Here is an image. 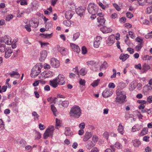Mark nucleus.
<instances>
[{
	"label": "nucleus",
	"instance_id": "obj_18",
	"mask_svg": "<svg viewBox=\"0 0 152 152\" xmlns=\"http://www.w3.org/2000/svg\"><path fill=\"white\" fill-rule=\"evenodd\" d=\"M100 31L103 33H107L112 31V29L110 28L104 26L100 28Z\"/></svg>",
	"mask_w": 152,
	"mask_h": 152
},
{
	"label": "nucleus",
	"instance_id": "obj_3",
	"mask_svg": "<svg viewBox=\"0 0 152 152\" xmlns=\"http://www.w3.org/2000/svg\"><path fill=\"white\" fill-rule=\"evenodd\" d=\"M42 66L41 63H37L31 69V75L32 77L34 78L41 72Z\"/></svg>",
	"mask_w": 152,
	"mask_h": 152
},
{
	"label": "nucleus",
	"instance_id": "obj_39",
	"mask_svg": "<svg viewBox=\"0 0 152 152\" xmlns=\"http://www.w3.org/2000/svg\"><path fill=\"white\" fill-rule=\"evenodd\" d=\"M86 69L85 68H83L81 69L80 71V75L82 76L85 75L87 72Z\"/></svg>",
	"mask_w": 152,
	"mask_h": 152
},
{
	"label": "nucleus",
	"instance_id": "obj_46",
	"mask_svg": "<svg viewBox=\"0 0 152 152\" xmlns=\"http://www.w3.org/2000/svg\"><path fill=\"white\" fill-rule=\"evenodd\" d=\"M136 41L138 42H140L141 44H143V39L140 37H138L135 39Z\"/></svg>",
	"mask_w": 152,
	"mask_h": 152
},
{
	"label": "nucleus",
	"instance_id": "obj_7",
	"mask_svg": "<svg viewBox=\"0 0 152 152\" xmlns=\"http://www.w3.org/2000/svg\"><path fill=\"white\" fill-rule=\"evenodd\" d=\"M0 41L3 42L8 45H10L12 43L11 38L8 35H5L3 37L0 38Z\"/></svg>",
	"mask_w": 152,
	"mask_h": 152
},
{
	"label": "nucleus",
	"instance_id": "obj_36",
	"mask_svg": "<svg viewBox=\"0 0 152 152\" xmlns=\"http://www.w3.org/2000/svg\"><path fill=\"white\" fill-rule=\"evenodd\" d=\"M147 0H137V2L139 5L143 6L147 5Z\"/></svg>",
	"mask_w": 152,
	"mask_h": 152
},
{
	"label": "nucleus",
	"instance_id": "obj_9",
	"mask_svg": "<svg viewBox=\"0 0 152 152\" xmlns=\"http://www.w3.org/2000/svg\"><path fill=\"white\" fill-rule=\"evenodd\" d=\"M102 39L100 36H97L94 38V46L95 48H98L101 43Z\"/></svg>",
	"mask_w": 152,
	"mask_h": 152
},
{
	"label": "nucleus",
	"instance_id": "obj_32",
	"mask_svg": "<svg viewBox=\"0 0 152 152\" xmlns=\"http://www.w3.org/2000/svg\"><path fill=\"white\" fill-rule=\"evenodd\" d=\"M51 109L52 111L53 114L55 116H56L58 113L56 108L53 104H52L51 105Z\"/></svg>",
	"mask_w": 152,
	"mask_h": 152
},
{
	"label": "nucleus",
	"instance_id": "obj_24",
	"mask_svg": "<svg viewBox=\"0 0 152 152\" xmlns=\"http://www.w3.org/2000/svg\"><path fill=\"white\" fill-rule=\"evenodd\" d=\"M92 136L91 133V132H86L84 136L83 141L86 142L88 141Z\"/></svg>",
	"mask_w": 152,
	"mask_h": 152
},
{
	"label": "nucleus",
	"instance_id": "obj_55",
	"mask_svg": "<svg viewBox=\"0 0 152 152\" xmlns=\"http://www.w3.org/2000/svg\"><path fill=\"white\" fill-rule=\"evenodd\" d=\"M134 68L138 69L141 70L142 69L141 64H135L134 65Z\"/></svg>",
	"mask_w": 152,
	"mask_h": 152
},
{
	"label": "nucleus",
	"instance_id": "obj_54",
	"mask_svg": "<svg viewBox=\"0 0 152 152\" xmlns=\"http://www.w3.org/2000/svg\"><path fill=\"white\" fill-rule=\"evenodd\" d=\"M150 56L147 55H144L142 57V59L144 61L148 60Z\"/></svg>",
	"mask_w": 152,
	"mask_h": 152
},
{
	"label": "nucleus",
	"instance_id": "obj_5",
	"mask_svg": "<svg viewBox=\"0 0 152 152\" xmlns=\"http://www.w3.org/2000/svg\"><path fill=\"white\" fill-rule=\"evenodd\" d=\"M39 22L37 21L35 22L33 19H32L29 22V24L25 26V28L26 30L30 32L31 31V27L34 28H36L38 26Z\"/></svg>",
	"mask_w": 152,
	"mask_h": 152
},
{
	"label": "nucleus",
	"instance_id": "obj_1",
	"mask_svg": "<svg viewBox=\"0 0 152 152\" xmlns=\"http://www.w3.org/2000/svg\"><path fill=\"white\" fill-rule=\"evenodd\" d=\"M116 102L122 104L127 101L126 93L125 91L118 89L116 91Z\"/></svg>",
	"mask_w": 152,
	"mask_h": 152
},
{
	"label": "nucleus",
	"instance_id": "obj_35",
	"mask_svg": "<svg viewBox=\"0 0 152 152\" xmlns=\"http://www.w3.org/2000/svg\"><path fill=\"white\" fill-rule=\"evenodd\" d=\"M148 132L147 128H144L140 132V136H143L147 134Z\"/></svg>",
	"mask_w": 152,
	"mask_h": 152
},
{
	"label": "nucleus",
	"instance_id": "obj_53",
	"mask_svg": "<svg viewBox=\"0 0 152 152\" xmlns=\"http://www.w3.org/2000/svg\"><path fill=\"white\" fill-rule=\"evenodd\" d=\"M126 16L128 18L131 19L133 17V15L131 13L128 12L126 13Z\"/></svg>",
	"mask_w": 152,
	"mask_h": 152
},
{
	"label": "nucleus",
	"instance_id": "obj_63",
	"mask_svg": "<svg viewBox=\"0 0 152 152\" xmlns=\"http://www.w3.org/2000/svg\"><path fill=\"white\" fill-rule=\"evenodd\" d=\"M120 88L123 89L125 88L126 86V84L124 83H119Z\"/></svg>",
	"mask_w": 152,
	"mask_h": 152
},
{
	"label": "nucleus",
	"instance_id": "obj_15",
	"mask_svg": "<svg viewBox=\"0 0 152 152\" xmlns=\"http://www.w3.org/2000/svg\"><path fill=\"white\" fill-rule=\"evenodd\" d=\"M74 12L71 10L66 11L65 14V17L68 20H70L72 17Z\"/></svg>",
	"mask_w": 152,
	"mask_h": 152
},
{
	"label": "nucleus",
	"instance_id": "obj_44",
	"mask_svg": "<svg viewBox=\"0 0 152 152\" xmlns=\"http://www.w3.org/2000/svg\"><path fill=\"white\" fill-rule=\"evenodd\" d=\"M4 129V125L2 119H0V131Z\"/></svg>",
	"mask_w": 152,
	"mask_h": 152
},
{
	"label": "nucleus",
	"instance_id": "obj_58",
	"mask_svg": "<svg viewBox=\"0 0 152 152\" xmlns=\"http://www.w3.org/2000/svg\"><path fill=\"white\" fill-rule=\"evenodd\" d=\"M147 12L148 14L151 13L152 12V5L147 8Z\"/></svg>",
	"mask_w": 152,
	"mask_h": 152
},
{
	"label": "nucleus",
	"instance_id": "obj_40",
	"mask_svg": "<svg viewBox=\"0 0 152 152\" xmlns=\"http://www.w3.org/2000/svg\"><path fill=\"white\" fill-rule=\"evenodd\" d=\"M32 115L34 117V120L37 121L39 119V116L36 112H33L32 113Z\"/></svg>",
	"mask_w": 152,
	"mask_h": 152
},
{
	"label": "nucleus",
	"instance_id": "obj_10",
	"mask_svg": "<svg viewBox=\"0 0 152 152\" xmlns=\"http://www.w3.org/2000/svg\"><path fill=\"white\" fill-rule=\"evenodd\" d=\"M59 85H63L65 83L66 79L65 77L62 75L60 74L56 78Z\"/></svg>",
	"mask_w": 152,
	"mask_h": 152
},
{
	"label": "nucleus",
	"instance_id": "obj_26",
	"mask_svg": "<svg viewBox=\"0 0 152 152\" xmlns=\"http://www.w3.org/2000/svg\"><path fill=\"white\" fill-rule=\"evenodd\" d=\"M97 20L98 23L100 25L103 26L104 25L105 20L104 17H98Z\"/></svg>",
	"mask_w": 152,
	"mask_h": 152
},
{
	"label": "nucleus",
	"instance_id": "obj_2",
	"mask_svg": "<svg viewBox=\"0 0 152 152\" xmlns=\"http://www.w3.org/2000/svg\"><path fill=\"white\" fill-rule=\"evenodd\" d=\"M81 113L80 107L78 106L75 105L71 108L69 114L71 117L78 118L80 116Z\"/></svg>",
	"mask_w": 152,
	"mask_h": 152
},
{
	"label": "nucleus",
	"instance_id": "obj_8",
	"mask_svg": "<svg viewBox=\"0 0 152 152\" xmlns=\"http://www.w3.org/2000/svg\"><path fill=\"white\" fill-rule=\"evenodd\" d=\"M113 92L112 90L106 88L103 91L102 95L104 97L107 98L111 96Z\"/></svg>",
	"mask_w": 152,
	"mask_h": 152
},
{
	"label": "nucleus",
	"instance_id": "obj_30",
	"mask_svg": "<svg viewBox=\"0 0 152 152\" xmlns=\"http://www.w3.org/2000/svg\"><path fill=\"white\" fill-rule=\"evenodd\" d=\"M150 68V66L147 64H144L142 66V70L143 72H144L145 71Z\"/></svg>",
	"mask_w": 152,
	"mask_h": 152
},
{
	"label": "nucleus",
	"instance_id": "obj_60",
	"mask_svg": "<svg viewBox=\"0 0 152 152\" xmlns=\"http://www.w3.org/2000/svg\"><path fill=\"white\" fill-rule=\"evenodd\" d=\"M108 87L110 88H114L115 87V85L114 83H110L108 84Z\"/></svg>",
	"mask_w": 152,
	"mask_h": 152
},
{
	"label": "nucleus",
	"instance_id": "obj_41",
	"mask_svg": "<svg viewBox=\"0 0 152 152\" xmlns=\"http://www.w3.org/2000/svg\"><path fill=\"white\" fill-rule=\"evenodd\" d=\"M61 104L63 107H66L69 104V102L67 100L63 101L62 102Z\"/></svg>",
	"mask_w": 152,
	"mask_h": 152
},
{
	"label": "nucleus",
	"instance_id": "obj_21",
	"mask_svg": "<svg viewBox=\"0 0 152 152\" xmlns=\"http://www.w3.org/2000/svg\"><path fill=\"white\" fill-rule=\"evenodd\" d=\"M143 126V124H142L140 125H139L138 124H136L132 127V131L133 132L138 131Z\"/></svg>",
	"mask_w": 152,
	"mask_h": 152
},
{
	"label": "nucleus",
	"instance_id": "obj_16",
	"mask_svg": "<svg viewBox=\"0 0 152 152\" xmlns=\"http://www.w3.org/2000/svg\"><path fill=\"white\" fill-rule=\"evenodd\" d=\"M47 55V52L45 50H43L40 53V56L39 58L40 61H42L45 60Z\"/></svg>",
	"mask_w": 152,
	"mask_h": 152
},
{
	"label": "nucleus",
	"instance_id": "obj_50",
	"mask_svg": "<svg viewBox=\"0 0 152 152\" xmlns=\"http://www.w3.org/2000/svg\"><path fill=\"white\" fill-rule=\"evenodd\" d=\"M142 44H138L137 46H136L135 47V49L137 51H140L142 48Z\"/></svg>",
	"mask_w": 152,
	"mask_h": 152
},
{
	"label": "nucleus",
	"instance_id": "obj_48",
	"mask_svg": "<svg viewBox=\"0 0 152 152\" xmlns=\"http://www.w3.org/2000/svg\"><path fill=\"white\" fill-rule=\"evenodd\" d=\"M96 63L94 61H88L86 62V64L88 66H92L94 65Z\"/></svg>",
	"mask_w": 152,
	"mask_h": 152
},
{
	"label": "nucleus",
	"instance_id": "obj_57",
	"mask_svg": "<svg viewBox=\"0 0 152 152\" xmlns=\"http://www.w3.org/2000/svg\"><path fill=\"white\" fill-rule=\"evenodd\" d=\"M113 73L110 77L111 78H115L116 76V72L115 69H113Z\"/></svg>",
	"mask_w": 152,
	"mask_h": 152
},
{
	"label": "nucleus",
	"instance_id": "obj_29",
	"mask_svg": "<svg viewBox=\"0 0 152 152\" xmlns=\"http://www.w3.org/2000/svg\"><path fill=\"white\" fill-rule=\"evenodd\" d=\"M129 57V56L127 54H121L119 57V58L122 60L123 61L126 60Z\"/></svg>",
	"mask_w": 152,
	"mask_h": 152
},
{
	"label": "nucleus",
	"instance_id": "obj_52",
	"mask_svg": "<svg viewBox=\"0 0 152 152\" xmlns=\"http://www.w3.org/2000/svg\"><path fill=\"white\" fill-rule=\"evenodd\" d=\"M13 18V16L12 15H9L6 16V20L7 21H9L11 19H12Z\"/></svg>",
	"mask_w": 152,
	"mask_h": 152
},
{
	"label": "nucleus",
	"instance_id": "obj_22",
	"mask_svg": "<svg viewBox=\"0 0 152 152\" xmlns=\"http://www.w3.org/2000/svg\"><path fill=\"white\" fill-rule=\"evenodd\" d=\"M10 74L11 77H13L16 78H19L20 76V74L18 73L17 70L11 72L10 73Z\"/></svg>",
	"mask_w": 152,
	"mask_h": 152
},
{
	"label": "nucleus",
	"instance_id": "obj_31",
	"mask_svg": "<svg viewBox=\"0 0 152 152\" xmlns=\"http://www.w3.org/2000/svg\"><path fill=\"white\" fill-rule=\"evenodd\" d=\"M43 75L45 77H52L53 75V73L50 71H48L43 72Z\"/></svg>",
	"mask_w": 152,
	"mask_h": 152
},
{
	"label": "nucleus",
	"instance_id": "obj_45",
	"mask_svg": "<svg viewBox=\"0 0 152 152\" xmlns=\"http://www.w3.org/2000/svg\"><path fill=\"white\" fill-rule=\"evenodd\" d=\"M115 147L118 149H121L122 148L123 146L119 142H117L115 144Z\"/></svg>",
	"mask_w": 152,
	"mask_h": 152
},
{
	"label": "nucleus",
	"instance_id": "obj_49",
	"mask_svg": "<svg viewBox=\"0 0 152 152\" xmlns=\"http://www.w3.org/2000/svg\"><path fill=\"white\" fill-rule=\"evenodd\" d=\"M129 34L130 37L132 39H133L135 37V35L133 32L131 31H129Z\"/></svg>",
	"mask_w": 152,
	"mask_h": 152
},
{
	"label": "nucleus",
	"instance_id": "obj_43",
	"mask_svg": "<svg viewBox=\"0 0 152 152\" xmlns=\"http://www.w3.org/2000/svg\"><path fill=\"white\" fill-rule=\"evenodd\" d=\"M5 45L4 44H0V51L3 52L5 49Z\"/></svg>",
	"mask_w": 152,
	"mask_h": 152
},
{
	"label": "nucleus",
	"instance_id": "obj_27",
	"mask_svg": "<svg viewBox=\"0 0 152 152\" xmlns=\"http://www.w3.org/2000/svg\"><path fill=\"white\" fill-rule=\"evenodd\" d=\"M64 134L66 136H71L73 134L72 132H71V129L69 127L65 128Z\"/></svg>",
	"mask_w": 152,
	"mask_h": 152
},
{
	"label": "nucleus",
	"instance_id": "obj_37",
	"mask_svg": "<svg viewBox=\"0 0 152 152\" xmlns=\"http://www.w3.org/2000/svg\"><path fill=\"white\" fill-rule=\"evenodd\" d=\"M108 67V64L106 61H104L103 63L100 66L101 69H106Z\"/></svg>",
	"mask_w": 152,
	"mask_h": 152
},
{
	"label": "nucleus",
	"instance_id": "obj_34",
	"mask_svg": "<svg viewBox=\"0 0 152 152\" xmlns=\"http://www.w3.org/2000/svg\"><path fill=\"white\" fill-rule=\"evenodd\" d=\"M72 23H73V25L74 22L71 21L67 20H65L63 22L64 24L66 26L68 27L71 26Z\"/></svg>",
	"mask_w": 152,
	"mask_h": 152
},
{
	"label": "nucleus",
	"instance_id": "obj_59",
	"mask_svg": "<svg viewBox=\"0 0 152 152\" xmlns=\"http://www.w3.org/2000/svg\"><path fill=\"white\" fill-rule=\"evenodd\" d=\"M149 138L150 137L149 136H145L143 137V140L145 142H148L149 141Z\"/></svg>",
	"mask_w": 152,
	"mask_h": 152
},
{
	"label": "nucleus",
	"instance_id": "obj_28",
	"mask_svg": "<svg viewBox=\"0 0 152 152\" xmlns=\"http://www.w3.org/2000/svg\"><path fill=\"white\" fill-rule=\"evenodd\" d=\"M95 146V144H93L91 141H88L86 145V147L88 149L90 150L92 147Z\"/></svg>",
	"mask_w": 152,
	"mask_h": 152
},
{
	"label": "nucleus",
	"instance_id": "obj_42",
	"mask_svg": "<svg viewBox=\"0 0 152 152\" xmlns=\"http://www.w3.org/2000/svg\"><path fill=\"white\" fill-rule=\"evenodd\" d=\"M100 80L99 79H97V80L94 81L93 83L91 84V86H92L94 87L97 86L99 83Z\"/></svg>",
	"mask_w": 152,
	"mask_h": 152
},
{
	"label": "nucleus",
	"instance_id": "obj_38",
	"mask_svg": "<svg viewBox=\"0 0 152 152\" xmlns=\"http://www.w3.org/2000/svg\"><path fill=\"white\" fill-rule=\"evenodd\" d=\"M80 34L79 32H77L74 34L73 35L72 40L73 41H75L79 37Z\"/></svg>",
	"mask_w": 152,
	"mask_h": 152
},
{
	"label": "nucleus",
	"instance_id": "obj_33",
	"mask_svg": "<svg viewBox=\"0 0 152 152\" xmlns=\"http://www.w3.org/2000/svg\"><path fill=\"white\" fill-rule=\"evenodd\" d=\"M57 98L56 97H49L47 99V100L50 104H55L57 101Z\"/></svg>",
	"mask_w": 152,
	"mask_h": 152
},
{
	"label": "nucleus",
	"instance_id": "obj_20",
	"mask_svg": "<svg viewBox=\"0 0 152 152\" xmlns=\"http://www.w3.org/2000/svg\"><path fill=\"white\" fill-rule=\"evenodd\" d=\"M50 85L54 88L57 87L59 85L57 81V79L55 78L53 80H50L49 81Z\"/></svg>",
	"mask_w": 152,
	"mask_h": 152
},
{
	"label": "nucleus",
	"instance_id": "obj_47",
	"mask_svg": "<svg viewBox=\"0 0 152 152\" xmlns=\"http://www.w3.org/2000/svg\"><path fill=\"white\" fill-rule=\"evenodd\" d=\"M136 85L134 84L133 83L130 84L129 89L131 91H133L136 88Z\"/></svg>",
	"mask_w": 152,
	"mask_h": 152
},
{
	"label": "nucleus",
	"instance_id": "obj_23",
	"mask_svg": "<svg viewBox=\"0 0 152 152\" xmlns=\"http://www.w3.org/2000/svg\"><path fill=\"white\" fill-rule=\"evenodd\" d=\"M132 142L133 145L136 148L138 147L141 144L140 141L137 139H135L132 140Z\"/></svg>",
	"mask_w": 152,
	"mask_h": 152
},
{
	"label": "nucleus",
	"instance_id": "obj_51",
	"mask_svg": "<svg viewBox=\"0 0 152 152\" xmlns=\"http://www.w3.org/2000/svg\"><path fill=\"white\" fill-rule=\"evenodd\" d=\"M98 140V137L96 135H94L92 138V140L94 143L97 142Z\"/></svg>",
	"mask_w": 152,
	"mask_h": 152
},
{
	"label": "nucleus",
	"instance_id": "obj_64",
	"mask_svg": "<svg viewBox=\"0 0 152 152\" xmlns=\"http://www.w3.org/2000/svg\"><path fill=\"white\" fill-rule=\"evenodd\" d=\"M99 150L96 147H94L92 149L91 151L89 152H99Z\"/></svg>",
	"mask_w": 152,
	"mask_h": 152
},
{
	"label": "nucleus",
	"instance_id": "obj_19",
	"mask_svg": "<svg viewBox=\"0 0 152 152\" xmlns=\"http://www.w3.org/2000/svg\"><path fill=\"white\" fill-rule=\"evenodd\" d=\"M70 45L71 48L74 51L78 53L80 52V50L78 45H76L73 43H71L70 44Z\"/></svg>",
	"mask_w": 152,
	"mask_h": 152
},
{
	"label": "nucleus",
	"instance_id": "obj_25",
	"mask_svg": "<svg viewBox=\"0 0 152 152\" xmlns=\"http://www.w3.org/2000/svg\"><path fill=\"white\" fill-rule=\"evenodd\" d=\"M124 127L121 123L119 124L118 127V131L121 134L123 135L124 133Z\"/></svg>",
	"mask_w": 152,
	"mask_h": 152
},
{
	"label": "nucleus",
	"instance_id": "obj_11",
	"mask_svg": "<svg viewBox=\"0 0 152 152\" xmlns=\"http://www.w3.org/2000/svg\"><path fill=\"white\" fill-rule=\"evenodd\" d=\"M115 36L114 35L109 36L106 41V43L108 46L112 45L115 42Z\"/></svg>",
	"mask_w": 152,
	"mask_h": 152
},
{
	"label": "nucleus",
	"instance_id": "obj_4",
	"mask_svg": "<svg viewBox=\"0 0 152 152\" xmlns=\"http://www.w3.org/2000/svg\"><path fill=\"white\" fill-rule=\"evenodd\" d=\"M99 10L98 6L93 3H90L87 7V10L88 13L91 15L96 14Z\"/></svg>",
	"mask_w": 152,
	"mask_h": 152
},
{
	"label": "nucleus",
	"instance_id": "obj_12",
	"mask_svg": "<svg viewBox=\"0 0 152 152\" xmlns=\"http://www.w3.org/2000/svg\"><path fill=\"white\" fill-rule=\"evenodd\" d=\"M50 64L54 68H57L59 67L60 63L59 61L55 58H53L50 59Z\"/></svg>",
	"mask_w": 152,
	"mask_h": 152
},
{
	"label": "nucleus",
	"instance_id": "obj_14",
	"mask_svg": "<svg viewBox=\"0 0 152 152\" xmlns=\"http://www.w3.org/2000/svg\"><path fill=\"white\" fill-rule=\"evenodd\" d=\"M57 50L62 55L66 56L67 54L68 51L67 49L66 48L63 47H61L58 45H57Z\"/></svg>",
	"mask_w": 152,
	"mask_h": 152
},
{
	"label": "nucleus",
	"instance_id": "obj_61",
	"mask_svg": "<svg viewBox=\"0 0 152 152\" xmlns=\"http://www.w3.org/2000/svg\"><path fill=\"white\" fill-rule=\"evenodd\" d=\"M79 83L80 85L84 86L85 85L86 81L84 80L80 79L79 80Z\"/></svg>",
	"mask_w": 152,
	"mask_h": 152
},
{
	"label": "nucleus",
	"instance_id": "obj_13",
	"mask_svg": "<svg viewBox=\"0 0 152 152\" xmlns=\"http://www.w3.org/2000/svg\"><path fill=\"white\" fill-rule=\"evenodd\" d=\"M86 8L82 7H79L75 10L76 12L80 17H82L85 13Z\"/></svg>",
	"mask_w": 152,
	"mask_h": 152
},
{
	"label": "nucleus",
	"instance_id": "obj_56",
	"mask_svg": "<svg viewBox=\"0 0 152 152\" xmlns=\"http://www.w3.org/2000/svg\"><path fill=\"white\" fill-rule=\"evenodd\" d=\"M147 102H148L149 103H152V95L149 96L147 98Z\"/></svg>",
	"mask_w": 152,
	"mask_h": 152
},
{
	"label": "nucleus",
	"instance_id": "obj_6",
	"mask_svg": "<svg viewBox=\"0 0 152 152\" xmlns=\"http://www.w3.org/2000/svg\"><path fill=\"white\" fill-rule=\"evenodd\" d=\"M55 130V127L53 126H49L43 134L44 139H46L50 136H52L53 131Z\"/></svg>",
	"mask_w": 152,
	"mask_h": 152
},
{
	"label": "nucleus",
	"instance_id": "obj_17",
	"mask_svg": "<svg viewBox=\"0 0 152 152\" xmlns=\"http://www.w3.org/2000/svg\"><path fill=\"white\" fill-rule=\"evenodd\" d=\"M13 53V51L10 48H7L5 50V57L6 58H9Z\"/></svg>",
	"mask_w": 152,
	"mask_h": 152
},
{
	"label": "nucleus",
	"instance_id": "obj_62",
	"mask_svg": "<svg viewBox=\"0 0 152 152\" xmlns=\"http://www.w3.org/2000/svg\"><path fill=\"white\" fill-rule=\"evenodd\" d=\"M137 102L138 103L141 104H145L147 103V101L144 100H138Z\"/></svg>",
	"mask_w": 152,
	"mask_h": 152
}]
</instances>
